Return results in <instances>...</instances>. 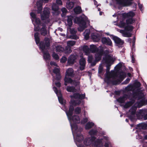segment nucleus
<instances>
[{"mask_svg":"<svg viewBox=\"0 0 147 147\" xmlns=\"http://www.w3.org/2000/svg\"><path fill=\"white\" fill-rule=\"evenodd\" d=\"M134 15V13L131 11L127 13H121L120 12H118L117 13L113 15V16L117 17L118 20L117 25L121 28L125 27L124 30L117 29V31L121 33L123 36L126 37L131 36V32L133 29V27L131 25H128L125 27V23L124 21L125 19H127L126 20L127 24H132L135 22V20L133 18Z\"/></svg>","mask_w":147,"mask_h":147,"instance_id":"obj_1","label":"nucleus"},{"mask_svg":"<svg viewBox=\"0 0 147 147\" xmlns=\"http://www.w3.org/2000/svg\"><path fill=\"white\" fill-rule=\"evenodd\" d=\"M50 11L49 9L45 8L44 9L43 13L41 14V18L42 20H45V24H42L40 23V20L37 18L34 13L31 12L30 15L32 17V21L34 26V31H40L41 35L45 36L47 34V30L46 29V24L50 22V20L48 19L49 17Z\"/></svg>","mask_w":147,"mask_h":147,"instance_id":"obj_2","label":"nucleus"},{"mask_svg":"<svg viewBox=\"0 0 147 147\" xmlns=\"http://www.w3.org/2000/svg\"><path fill=\"white\" fill-rule=\"evenodd\" d=\"M115 60V58L107 55H105V57H103V63H106L107 64L106 73L104 81L107 83L111 82L114 84H117L122 81L125 77V74L122 73L121 74L119 79L118 81H116V80L117 79V77L114 71H112L111 73L109 72V66Z\"/></svg>","mask_w":147,"mask_h":147,"instance_id":"obj_3","label":"nucleus"},{"mask_svg":"<svg viewBox=\"0 0 147 147\" xmlns=\"http://www.w3.org/2000/svg\"><path fill=\"white\" fill-rule=\"evenodd\" d=\"M74 21L75 23L79 24V27L78 30L80 32L82 31L86 27V25H89L90 23L87 18L84 15L79 18H76Z\"/></svg>","mask_w":147,"mask_h":147,"instance_id":"obj_4","label":"nucleus"},{"mask_svg":"<svg viewBox=\"0 0 147 147\" xmlns=\"http://www.w3.org/2000/svg\"><path fill=\"white\" fill-rule=\"evenodd\" d=\"M105 50L103 48L101 47H99L98 48L95 45H91L90 46V52L92 53H95V62L98 61L101 58L102 55L105 54L104 53Z\"/></svg>","mask_w":147,"mask_h":147,"instance_id":"obj_5","label":"nucleus"},{"mask_svg":"<svg viewBox=\"0 0 147 147\" xmlns=\"http://www.w3.org/2000/svg\"><path fill=\"white\" fill-rule=\"evenodd\" d=\"M45 43L41 42L40 44V49L43 53V57L45 60L47 61L50 59V56L49 53L46 51V49L49 46V39L48 38H45Z\"/></svg>","mask_w":147,"mask_h":147,"instance_id":"obj_6","label":"nucleus"},{"mask_svg":"<svg viewBox=\"0 0 147 147\" xmlns=\"http://www.w3.org/2000/svg\"><path fill=\"white\" fill-rule=\"evenodd\" d=\"M147 104V100H145L143 99L140 100L139 102H138V101L136 103H135L134 105L132 106L129 111V113L130 115L129 116V117L130 119L132 121L134 119L135 114L137 107H140L143 105Z\"/></svg>","mask_w":147,"mask_h":147,"instance_id":"obj_7","label":"nucleus"},{"mask_svg":"<svg viewBox=\"0 0 147 147\" xmlns=\"http://www.w3.org/2000/svg\"><path fill=\"white\" fill-rule=\"evenodd\" d=\"M109 138L106 136H103L102 138L97 139L95 142L94 146L95 147H102L103 142H105V147H112L110 143L108 141Z\"/></svg>","mask_w":147,"mask_h":147,"instance_id":"obj_8","label":"nucleus"},{"mask_svg":"<svg viewBox=\"0 0 147 147\" xmlns=\"http://www.w3.org/2000/svg\"><path fill=\"white\" fill-rule=\"evenodd\" d=\"M74 73L73 69L71 68H69L67 69L65 76L64 79L65 82V85H67V83H72L75 85H77L79 84L78 82H76L75 81H73L71 79L69 78L68 76L71 77L73 76Z\"/></svg>","mask_w":147,"mask_h":147,"instance_id":"obj_9","label":"nucleus"},{"mask_svg":"<svg viewBox=\"0 0 147 147\" xmlns=\"http://www.w3.org/2000/svg\"><path fill=\"white\" fill-rule=\"evenodd\" d=\"M51 74L54 78L53 80V83H55L57 86L60 87L61 86L60 83L59 82H57V81L59 80L61 78L59 69L57 67H55L53 70V73Z\"/></svg>","mask_w":147,"mask_h":147,"instance_id":"obj_10","label":"nucleus"},{"mask_svg":"<svg viewBox=\"0 0 147 147\" xmlns=\"http://www.w3.org/2000/svg\"><path fill=\"white\" fill-rule=\"evenodd\" d=\"M53 89L57 95L60 103L62 105H64L65 103V101L63 98L60 91L57 90V88L55 87H53Z\"/></svg>","mask_w":147,"mask_h":147,"instance_id":"obj_11","label":"nucleus"},{"mask_svg":"<svg viewBox=\"0 0 147 147\" xmlns=\"http://www.w3.org/2000/svg\"><path fill=\"white\" fill-rule=\"evenodd\" d=\"M100 32L94 30V33H92L91 36L92 40L95 42L98 41L100 39L101 35L99 34Z\"/></svg>","mask_w":147,"mask_h":147,"instance_id":"obj_12","label":"nucleus"},{"mask_svg":"<svg viewBox=\"0 0 147 147\" xmlns=\"http://www.w3.org/2000/svg\"><path fill=\"white\" fill-rule=\"evenodd\" d=\"M49 1V0H39L37 1L36 3V6L38 9V13H40L42 10V6L44 3H47Z\"/></svg>","mask_w":147,"mask_h":147,"instance_id":"obj_13","label":"nucleus"},{"mask_svg":"<svg viewBox=\"0 0 147 147\" xmlns=\"http://www.w3.org/2000/svg\"><path fill=\"white\" fill-rule=\"evenodd\" d=\"M113 38L115 43L118 47H120L123 44V41L118 37L114 36L113 37Z\"/></svg>","mask_w":147,"mask_h":147,"instance_id":"obj_14","label":"nucleus"},{"mask_svg":"<svg viewBox=\"0 0 147 147\" xmlns=\"http://www.w3.org/2000/svg\"><path fill=\"white\" fill-rule=\"evenodd\" d=\"M101 40L103 44H106L111 46H112V42L109 38L103 37L102 38Z\"/></svg>","mask_w":147,"mask_h":147,"instance_id":"obj_15","label":"nucleus"},{"mask_svg":"<svg viewBox=\"0 0 147 147\" xmlns=\"http://www.w3.org/2000/svg\"><path fill=\"white\" fill-rule=\"evenodd\" d=\"M72 16H69L68 17V19L67 21V22L65 23L66 26L67 27V29L68 30L69 29V28L72 26Z\"/></svg>","mask_w":147,"mask_h":147,"instance_id":"obj_16","label":"nucleus"},{"mask_svg":"<svg viewBox=\"0 0 147 147\" xmlns=\"http://www.w3.org/2000/svg\"><path fill=\"white\" fill-rule=\"evenodd\" d=\"M52 10L53 11V13L55 15H57L59 13L58 10V7L56 4L53 3L52 6Z\"/></svg>","mask_w":147,"mask_h":147,"instance_id":"obj_17","label":"nucleus"},{"mask_svg":"<svg viewBox=\"0 0 147 147\" xmlns=\"http://www.w3.org/2000/svg\"><path fill=\"white\" fill-rule=\"evenodd\" d=\"M76 57L74 55H71L69 58L67 63L69 65H72L75 61Z\"/></svg>","mask_w":147,"mask_h":147,"instance_id":"obj_18","label":"nucleus"},{"mask_svg":"<svg viewBox=\"0 0 147 147\" xmlns=\"http://www.w3.org/2000/svg\"><path fill=\"white\" fill-rule=\"evenodd\" d=\"M85 63L86 61L85 59L83 58H81L80 61V69L81 70H83L84 69Z\"/></svg>","mask_w":147,"mask_h":147,"instance_id":"obj_19","label":"nucleus"},{"mask_svg":"<svg viewBox=\"0 0 147 147\" xmlns=\"http://www.w3.org/2000/svg\"><path fill=\"white\" fill-rule=\"evenodd\" d=\"M56 52L58 53H61L64 51V48L61 46H57L55 47Z\"/></svg>","mask_w":147,"mask_h":147,"instance_id":"obj_20","label":"nucleus"},{"mask_svg":"<svg viewBox=\"0 0 147 147\" xmlns=\"http://www.w3.org/2000/svg\"><path fill=\"white\" fill-rule=\"evenodd\" d=\"M90 32V31L89 29H86L84 33V38L86 40H87L89 38V36Z\"/></svg>","mask_w":147,"mask_h":147,"instance_id":"obj_21","label":"nucleus"},{"mask_svg":"<svg viewBox=\"0 0 147 147\" xmlns=\"http://www.w3.org/2000/svg\"><path fill=\"white\" fill-rule=\"evenodd\" d=\"M94 125V124L92 122H88L86 125L85 128L86 129H89Z\"/></svg>","mask_w":147,"mask_h":147,"instance_id":"obj_22","label":"nucleus"},{"mask_svg":"<svg viewBox=\"0 0 147 147\" xmlns=\"http://www.w3.org/2000/svg\"><path fill=\"white\" fill-rule=\"evenodd\" d=\"M39 36V34L38 32L34 34V36L35 39L36 41V42L37 44H38L39 43L40 40Z\"/></svg>","mask_w":147,"mask_h":147,"instance_id":"obj_23","label":"nucleus"},{"mask_svg":"<svg viewBox=\"0 0 147 147\" xmlns=\"http://www.w3.org/2000/svg\"><path fill=\"white\" fill-rule=\"evenodd\" d=\"M127 95H124L123 97L119 98L117 100L121 103H123L127 99Z\"/></svg>","mask_w":147,"mask_h":147,"instance_id":"obj_24","label":"nucleus"},{"mask_svg":"<svg viewBox=\"0 0 147 147\" xmlns=\"http://www.w3.org/2000/svg\"><path fill=\"white\" fill-rule=\"evenodd\" d=\"M83 51L86 55H88L90 53V50L87 46H84L83 47Z\"/></svg>","mask_w":147,"mask_h":147,"instance_id":"obj_25","label":"nucleus"},{"mask_svg":"<svg viewBox=\"0 0 147 147\" xmlns=\"http://www.w3.org/2000/svg\"><path fill=\"white\" fill-rule=\"evenodd\" d=\"M74 4L73 2H70L67 3L66 7L68 9L72 8L74 6Z\"/></svg>","mask_w":147,"mask_h":147,"instance_id":"obj_26","label":"nucleus"},{"mask_svg":"<svg viewBox=\"0 0 147 147\" xmlns=\"http://www.w3.org/2000/svg\"><path fill=\"white\" fill-rule=\"evenodd\" d=\"M134 102V100H132V101L126 103L124 105H123L125 108H127L130 107L132 105L133 103Z\"/></svg>","mask_w":147,"mask_h":147,"instance_id":"obj_27","label":"nucleus"},{"mask_svg":"<svg viewBox=\"0 0 147 147\" xmlns=\"http://www.w3.org/2000/svg\"><path fill=\"white\" fill-rule=\"evenodd\" d=\"M75 12L77 14L80 13L82 11L81 8L79 6L76 7L74 9Z\"/></svg>","mask_w":147,"mask_h":147,"instance_id":"obj_28","label":"nucleus"},{"mask_svg":"<svg viewBox=\"0 0 147 147\" xmlns=\"http://www.w3.org/2000/svg\"><path fill=\"white\" fill-rule=\"evenodd\" d=\"M67 47H70L75 44V42L74 41H69L67 42Z\"/></svg>","mask_w":147,"mask_h":147,"instance_id":"obj_29","label":"nucleus"},{"mask_svg":"<svg viewBox=\"0 0 147 147\" xmlns=\"http://www.w3.org/2000/svg\"><path fill=\"white\" fill-rule=\"evenodd\" d=\"M63 52H64L65 54H68L70 53L71 52V48L67 46L66 47L65 49H64V51Z\"/></svg>","mask_w":147,"mask_h":147,"instance_id":"obj_30","label":"nucleus"},{"mask_svg":"<svg viewBox=\"0 0 147 147\" xmlns=\"http://www.w3.org/2000/svg\"><path fill=\"white\" fill-rule=\"evenodd\" d=\"M67 90L68 92H76V90L73 87L68 86Z\"/></svg>","mask_w":147,"mask_h":147,"instance_id":"obj_31","label":"nucleus"},{"mask_svg":"<svg viewBox=\"0 0 147 147\" xmlns=\"http://www.w3.org/2000/svg\"><path fill=\"white\" fill-rule=\"evenodd\" d=\"M140 94L139 93H136L134 94V99H135V100L139 99V98H140L141 96H140Z\"/></svg>","mask_w":147,"mask_h":147,"instance_id":"obj_32","label":"nucleus"},{"mask_svg":"<svg viewBox=\"0 0 147 147\" xmlns=\"http://www.w3.org/2000/svg\"><path fill=\"white\" fill-rule=\"evenodd\" d=\"M81 108L79 107H76L75 109V113L76 114H79L81 112Z\"/></svg>","mask_w":147,"mask_h":147,"instance_id":"obj_33","label":"nucleus"},{"mask_svg":"<svg viewBox=\"0 0 147 147\" xmlns=\"http://www.w3.org/2000/svg\"><path fill=\"white\" fill-rule=\"evenodd\" d=\"M88 61L89 63H92L94 62V60L93 58V57L92 56H89L88 57Z\"/></svg>","mask_w":147,"mask_h":147,"instance_id":"obj_34","label":"nucleus"},{"mask_svg":"<svg viewBox=\"0 0 147 147\" xmlns=\"http://www.w3.org/2000/svg\"><path fill=\"white\" fill-rule=\"evenodd\" d=\"M67 60V58L65 57H63L60 60V62L62 63L65 62Z\"/></svg>","mask_w":147,"mask_h":147,"instance_id":"obj_35","label":"nucleus"},{"mask_svg":"<svg viewBox=\"0 0 147 147\" xmlns=\"http://www.w3.org/2000/svg\"><path fill=\"white\" fill-rule=\"evenodd\" d=\"M52 56L53 58L57 60L59 59L58 55L55 53H53L52 55Z\"/></svg>","mask_w":147,"mask_h":147,"instance_id":"obj_36","label":"nucleus"},{"mask_svg":"<svg viewBox=\"0 0 147 147\" xmlns=\"http://www.w3.org/2000/svg\"><path fill=\"white\" fill-rule=\"evenodd\" d=\"M61 11L63 13V14H62V16H63V15L66 13L67 11V10L65 8H63L61 9Z\"/></svg>","mask_w":147,"mask_h":147,"instance_id":"obj_37","label":"nucleus"},{"mask_svg":"<svg viewBox=\"0 0 147 147\" xmlns=\"http://www.w3.org/2000/svg\"><path fill=\"white\" fill-rule=\"evenodd\" d=\"M56 3L58 5H61L62 4V2L61 0H57Z\"/></svg>","mask_w":147,"mask_h":147,"instance_id":"obj_38","label":"nucleus"},{"mask_svg":"<svg viewBox=\"0 0 147 147\" xmlns=\"http://www.w3.org/2000/svg\"><path fill=\"white\" fill-rule=\"evenodd\" d=\"M50 65L52 66H57V64L54 61H51L50 62Z\"/></svg>","mask_w":147,"mask_h":147,"instance_id":"obj_39","label":"nucleus"},{"mask_svg":"<svg viewBox=\"0 0 147 147\" xmlns=\"http://www.w3.org/2000/svg\"><path fill=\"white\" fill-rule=\"evenodd\" d=\"M133 86L132 85H130L128 86L126 88V89L127 90H132Z\"/></svg>","mask_w":147,"mask_h":147,"instance_id":"obj_40","label":"nucleus"},{"mask_svg":"<svg viewBox=\"0 0 147 147\" xmlns=\"http://www.w3.org/2000/svg\"><path fill=\"white\" fill-rule=\"evenodd\" d=\"M88 121V118H85L83 119L81 121V123L82 124H84Z\"/></svg>","mask_w":147,"mask_h":147,"instance_id":"obj_41","label":"nucleus"},{"mask_svg":"<svg viewBox=\"0 0 147 147\" xmlns=\"http://www.w3.org/2000/svg\"><path fill=\"white\" fill-rule=\"evenodd\" d=\"M70 31L71 34H75L76 32L75 30L74 29H70Z\"/></svg>","mask_w":147,"mask_h":147,"instance_id":"obj_42","label":"nucleus"},{"mask_svg":"<svg viewBox=\"0 0 147 147\" xmlns=\"http://www.w3.org/2000/svg\"><path fill=\"white\" fill-rule=\"evenodd\" d=\"M122 66V63H120L117 65L116 67L117 69H119V68H120Z\"/></svg>","mask_w":147,"mask_h":147,"instance_id":"obj_43","label":"nucleus"},{"mask_svg":"<svg viewBox=\"0 0 147 147\" xmlns=\"http://www.w3.org/2000/svg\"><path fill=\"white\" fill-rule=\"evenodd\" d=\"M134 85L137 87H139L140 86V84L139 82L137 81L135 83Z\"/></svg>","mask_w":147,"mask_h":147,"instance_id":"obj_44","label":"nucleus"},{"mask_svg":"<svg viewBox=\"0 0 147 147\" xmlns=\"http://www.w3.org/2000/svg\"><path fill=\"white\" fill-rule=\"evenodd\" d=\"M130 79L129 78H127L125 81L123 83L124 84H126L128 83Z\"/></svg>","mask_w":147,"mask_h":147,"instance_id":"obj_45","label":"nucleus"},{"mask_svg":"<svg viewBox=\"0 0 147 147\" xmlns=\"http://www.w3.org/2000/svg\"><path fill=\"white\" fill-rule=\"evenodd\" d=\"M102 70V67L101 66V65H100L98 69V72L99 73H101Z\"/></svg>","mask_w":147,"mask_h":147,"instance_id":"obj_46","label":"nucleus"},{"mask_svg":"<svg viewBox=\"0 0 147 147\" xmlns=\"http://www.w3.org/2000/svg\"><path fill=\"white\" fill-rule=\"evenodd\" d=\"M139 6L141 10H142V6L141 4H139Z\"/></svg>","mask_w":147,"mask_h":147,"instance_id":"obj_47","label":"nucleus"},{"mask_svg":"<svg viewBox=\"0 0 147 147\" xmlns=\"http://www.w3.org/2000/svg\"><path fill=\"white\" fill-rule=\"evenodd\" d=\"M144 119L145 120L147 119V115H145L144 117Z\"/></svg>","mask_w":147,"mask_h":147,"instance_id":"obj_48","label":"nucleus"},{"mask_svg":"<svg viewBox=\"0 0 147 147\" xmlns=\"http://www.w3.org/2000/svg\"><path fill=\"white\" fill-rule=\"evenodd\" d=\"M105 51H107V52H111L113 51V50H112L109 51L107 50H106Z\"/></svg>","mask_w":147,"mask_h":147,"instance_id":"obj_49","label":"nucleus"},{"mask_svg":"<svg viewBox=\"0 0 147 147\" xmlns=\"http://www.w3.org/2000/svg\"><path fill=\"white\" fill-rule=\"evenodd\" d=\"M58 29L59 30H60L61 31H62L63 29L62 28H58Z\"/></svg>","mask_w":147,"mask_h":147,"instance_id":"obj_50","label":"nucleus"},{"mask_svg":"<svg viewBox=\"0 0 147 147\" xmlns=\"http://www.w3.org/2000/svg\"><path fill=\"white\" fill-rule=\"evenodd\" d=\"M94 4L95 5H96L97 4V2L96 1H95V0H94Z\"/></svg>","mask_w":147,"mask_h":147,"instance_id":"obj_51","label":"nucleus"},{"mask_svg":"<svg viewBox=\"0 0 147 147\" xmlns=\"http://www.w3.org/2000/svg\"><path fill=\"white\" fill-rule=\"evenodd\" d=\"M51 68L50 67V66L49 67V71L50 72H51Z\"/></svg>","mask_w":147,"mask_h":147,"instance_id":"obj_52","label":"nucleus"},{"mask_svg":"<svg viewBox=\"0 0 147 147\" xmlns=\"http://www.w3.org/2000/svg\"><path fill=\"white\" fill-rule=\"evenodd\" d=\"M131 74H130L129 73L128 74V76H131Z\"/></svg>","mask_w":147,"mask_h":147,"instance_id":"obj_53","label":"nucleus"},{"mask_svg":"<svg viewBox=\"0 0 147 147\" xmlns=\"http://www.w3.org/2000/svg\"><path fill=\"white\" fill-rule=\"evenodd\" d=\"M145 139H147V135H146L145 137Z\"/></svg>","mask_w":147,"mask_h":147,"instance_id":"obj_54","label":"nucleus"},{"mask_svg":"<svg viewBox=\"0 0 147 147\" xmlns=\"http://www.w3.org/2000/svg\"><path fill=\"white\" fill-rule=\"evenodd\" d=\"M102 12H100V13H100V15H102Z\"/></svg>","mask_w":147,"mask_h":147,"instance_id":"obj_55","label":"nucleus"},{"mask_svg":"<svg viewBox=\"0 0 147 147\" xmlns=\"http://www.w3.org/2000/svg\"><path fill=\"white\" fill-rule=\"evenodd\" d=\"M98 11H100V8H98Z\"/></svg>","mask_w":147,"mask_h":147,"instance_id":"obj_56","label":"nucleus"},{"mask_svg":"<svg viewBox=\"0 0 147 147\" xmlns=\"http://www.w3.org/2000/svg\"><path fill=\"white\" fill-rule=\"evenodd\" d=\"M86 114V112H84V115H85Z\"/></svg>","mask_w":147,"mask_h":147,"instance_id":"obj_57","label":"nucleus"},{"mask_svg":"<svg viewBox=\"0 0 147 147\" xmlns=\"http://www.w3.org/2000/svg\"><path fill=\"white\" fill-rule=\"evenodd\" d=\"M132 63H134V59H133V58H132Z\"/></svg>","mask_w":147,"mask_h":147,"instance_id":"obj_58","label":"nucleus"},{"mask_svg":"<svg viewBox=\"0 0 147 147\" xmlns=\"http://www.w3.org/2000/svg\"><path fill=\"white\" fill-rule=\"evenodd\" d=\"M126 121H127V122H128V120H127V119H126Z\"/></svg>","mask_w":147,"mask_h":147,"instance_id":"obj_59","label":"nucleus"},{"mask_svg":"<svg viewBox=\"0 0 147 147\" xmlns=\"http://www.w3.org/2000/svg\"><path fill=\"white\" fill-rule=\"evenodd\" d=\"M95 63H94V64H92V65L94 66L95 65Z\"/></svg>","mask_w":147,"mask_h":147,"instance_id":"obj_60","label":"nucleus"},{"mask_svg":"<svg viewBox=\"0 0 147 147\" xmlns=\"http://www.w3.org/2000/svg\"><path fill=\"white\" fill-rule=\"evenodd\" d=\"M140 126H142V124H140Z\"/></svg>","mask_w":147,"mask_h":147,"instance_id":"obj_61","label":"nucleus"},{"mask_svg":"<svg viewBox=\"0 0 147 147\" xmlns=\"http://www.w3.org/2000/svg\"><path fill=\"white\" fill-rule=\"evenodd\" d=\"M51 24H50L49 25V26H51Z\"/></svg>","mask_w":147,"mask_h":147,"instance_id":"obj_62","label":"nucleus"},{"mask_svg":"<svg viewBox=\"0 0 147 147\" xmlns=\"http://www.w3.org/2000/svg\"><path fill=\"white\" fill-rule=\"evenodd\" d=\"M146 38L147 39V36H146Z\"/></svg>","mask_w":147,"mask_h":147,"instance_id":"obj_63","label":"nucleus"}]
</instances>
